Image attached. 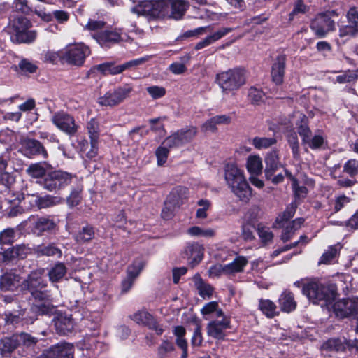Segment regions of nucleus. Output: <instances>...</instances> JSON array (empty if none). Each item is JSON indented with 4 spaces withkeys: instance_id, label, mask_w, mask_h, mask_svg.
<instances>
[{
    "instance_id": "32",
    "label": "nucleus",
    "mask_w": 358,
    "mask_h": 358,
    "mask_svg": "<svg viewBox=\"0 0 358 358\" xmlns=\"http://www.w3.org/2000/svg\"><path fill=\"white\" fill-rule=\"evenodd\" d=\"M193 280L200 296L203 299L206 297L210 299L213 296L214 287L210 284L206 283L199 273L194 275Z\"/></svg>"
},
{
    "instance_id": "21",
    "label": "nucleus",
    "mask_w": 358,
    "mask_h": 358,
    "mask_svg": "<svg viewBox=\"0 0 358 358\" xmlns=\"http://www.w3.org/2000/svg\"><path fill=\"white\" fill-rule=\"evenodd\" d=\"M21 277L16 272L10 270L0 275V291L15 292L21 287Z\"/></svg>"
},
{
    "instance_id": "52",
    "label": "nucleus",
    "mask_w": 358,
    "mask_h": 358,
    "mask_svg": "<svg viewBox=\"0 0 358 358\" xmlns=\"http://www.w3.org/2000/svg\"><path fill=\"white\" fill-rule=\"evenodd\" d=\"M327 141L321 134H315L313 137H309L307 142L303 145H307L311 150H320L323 148L324 143Z\"/></svg>"
},
{
    "instance_id": "57",
    "label": "nucleus",
    "mask_w": 358,
    "mask_h": 358,
    "mask_svg": "<svg viewBox=\"0 0 358 358\" xmlns=\"http://www.w3.org/2000/svg\"><path fill=\"white\" fill-rule=\"evenodd\" d=\"M178 208V206L173 203H169V200L166 199L164 202V207L162 210L161 216L165 220H171L175 214V210Z\"/></svg>"
},
{
    "instance_id": "14",
    "label": "nucleus",
    "mask_w": 358,
    "mask_h": 358,
    "mask_svg": "<svg viewBox=\"0 0 358 358\" xmlns=\"http://www.w3.org/2000/svg\"><path fill=\"white\" fill-rule=\"evenodd\" d=\"M51 120L59 130L70 136H74L78 131L73 117L64 111L55 113Z\"/></svg>"
},
{
    "instance_id": "44",
    "label": "nucleus",
    "mask_w": 358,
    "mask_h": 358,
    "mask_svg": "<svg viewBox=\"0 0 358 358\" xmlns=\"http://www.w3.org/2000/svg\"><path fill=\"white\" fill-rule=\"evenodd\" d=\"M26 172L30 177L41 180L45 178L48 170L45 169L41 163L38 162L30 164Z\"/></svg>"
},
{
    "instance_id": "28",
    "label": "nucleus",
    "mask_w": 358,
    "mask_h": 358,
    "mask_svg": "<svg viewBox=\"0 0 358 358\" xmlns=\"http://www.w3.org/2000/svg\"><path fill=\"white\" fill-rule=\"evenodd\" d=\"M20 347L17 334L10 336H6L0 341V352L3 357H10L17 348Z\"/></svg>"
},
{
    "instance_id": "38",
    "label": "nucleus",
    "mask_w": 358,
    "mask_h": 358,
    "mask_svg": "<svg viewBox=\"0 0 358 358\" xmlns=\"http://www.w3.org/2000/svg\"><path fill=\"white\" fill-rule=\"evenodd\" d=\"M348 340L345 338H331L323 344V348L328 351L345 352L348 350Z\"/></svg>"
},
{
    "instance_id": "5",
    "label": "nucleus",
    "mask_w": 358,
    "mask_h": 358,
    "mask_svg": "<svg viewBox=\"0 0 358 358\" xmlns=\"http://www.w3.org/2000/svg\"><path fill=\"white\" fill-rule=\"evenodd\" d=\"M44 272L43 268L31 271L21 284V289L29 292L38 301H48L51 299L50 291L47 289L48 282L43 278Z\"/></svg>"
},
{
    "instance_id": "56",
    "label": "nucleus",
    "mask_w": 358,
    "mask_h": 358,
    "mask_svg": "<svg viewBox=\"0 0 358 358\" xmlns=\"http://www.w3.org/2000/svg\"><path fill=\"white\" fill-rule=\"evenodd\" d=\"M297 133L301 138L302 144L307 142L309 137L312 136V131L310 129L307 121L301 120L299 125L297 126Z\"/></svg>"
},
{
    "instance_id": "4",
    "label": "nucleus",
    "mask_w": 358,
    "mask_h": 358,
    "mask_svg": "<svg viewBox=\"0 0 358 358\" xmlns=\"http://www.w3.org/2000/svg\"><path fill=\"white\" fill-rule=\"evenodd\" d=\"M17 228L22 233L36 237L55 234L59 229L53 216L49 215H31L27 220L21 222Z\"/></svg>"
},
{
    "instance_id": "10",
    "label": "nucleus",
    "mask_w": 358,
    "mask_h": 358,
    "mask_svg": "<svg viewBox=\"0 0 358 358\" xmlns=\"http://www.w3.org/2000/svg\"><path fill=\"white\" fill-rule=\"evenodd\" d=\"M196 134L197 128L196 127H186L167 136L162 145H166L169 149L178 148L190 143Z\"/></svg>"
},
{
    "instance_id": "30",
    "label": "nucleus",
    "mask_w": 358,
    "mask_h": 358,
    "mask_svg": "<svg viewBox=\"0 0 358 358\" xmlns=\"http://www.w3.org/2000/svg\"><path fill=\"white\" fill-rule=\"evenodd\" d=\"M35 204L39 209L48 208L61 204L64 199L59 196L46 194L45 196L35 195Z\"/></svg>"
},
{
    "instance_id": "37",
    "label": "nucleus",
    "mask_w": 358,
    "mask_h": 358,
    "mask_svg": "<svg viewBox=\"0 0 358 358\" xmlns=\"http://www.w3.org/2000/svg\"><path fill=\"white\" fill-rule=\"evenodd\" d=\"M67 268L63 262H57L48 271L49 280L52 283L60 282L65 276Z\"/></svg>"
},
{
    "instance_id": "64",
    "label": "nucleus",
    "mask_w": 358,
    "mask_h": 358,
    "mask_svg": "<svg viewBox=\"0 0 358 358\" xmlns=\"http://www.w3.org/2000/svg\"><path fill=\"white\" fill-rule=\"evenodd\" d=\"M338 250L335 245H331L328 250L322 254L320 257V262L322 264H329L337 255Z\"/></svg>"
},
{
    "instance_id": "60",
    "label": "nucleus",
    "mask_w": 358,
    "mask_h": 358,
    "mask_svg": "<svg viewBox=\"0 0 358 358\" xmlns=\"http://www.w3.org/2000/svg\"><path fill=\"white\" fill-rule=\"evenodd\" d=\"M15 239V231L12 228H7L0 232V244L11 245Z\"/></svg>"
},
{
    "instance_id": "42",
    "label": "nucleus",
    "mask_w": 358,
    "mask_h": 358,
    "mask_svg": "<svg viewBox=\"0 0 358 358\" xmlns=\"http://www.w3.org/2000/svg\"><path fill=\"white\" fill-rule=\"evenodd\" d=\"M248 261L244 256H238L234 261L228 264H225V268L227 269V273H241L244 270Z\"/></svg>"
},
{
    "instance_id": "50",
    "label": "nucleus",
    "mask_w": 358,
    "mask_h": 358,
    "mask_svg": "<svg viewBox=\"0 0 358 358\" xmlns=\"http://www.w3.org/2000/svg\"><path fill=\"white\" fill-rule=\"evenodd\" d=\"M277 140L275 138L258 137L252 139V145L257 150L266 149L276 144Z\"/></svg>"
},
{
    "instance_id": "3",
    "label": "nucleus",
    "mask_w": 358,
    "mask_h": 358,
    "mask_svg": "<svg viewBox=\"0 0 358 358\" xmlns=\"http://www.w3.org/2000/svg\"><path fill=\"white\" fill-rule=\"evenodd\" d=\"M224 179L231 192L243 202H248L252 197V188L246 180L244 171L236 163L224 165Z\"/></svg>"
},
{
    "instance_id": "13",
    "label": "nucleus",
    "mask_w": 358,
    "mask_h": 358,
    "mask_svg": "<svg viewBox=\"0 0 358 358\" xmlns=\"http://www.w3.org/2000/svg\"><path fill=\"white\" fill-rule=\"evenodd\" d=\"M131 91L132 88L129 86L118 87L100 96L98 99V103L102 106H115L123 102Z\"/></svg>"
},
{
    "instance_id": "55",
    "label": "nucleus",
    "mask_w": 358,
    "mask_h": 358,
    "mask_svg": "<svg viewBox=\"0 0 358 358\" xmlns=\"http://www.w3.org/2000/svg\"><path fill=\"white\" fill-rule=\"evenodd\" d=\"M257 234L262 242L264 244L271 242L273 238V234L262 223H259L257 227Z\"/></svg>"
},
{
    "instance_id": "16",
    "label": "nucleus",
    "mask_w": 358,
    "mask_h": 358,
    "mask_svg": "<svg viewBox=\"0 0 358 358\" xmlns=\"http://www.w3.org/2000/svg\"><path fill=\"white\" fill-rule=\"evenodd\" d=\"M229 329H231L229 317H224L222 320H212L208 323L206 327L208 336L218 341L225 340L227 336L225 330Z\"/></svg>"
},
{
    "instance_id": "53",
    "label": "nucleus",
    "mask_w": 358,
    "mask_h": 358,
    "mask_svg": "<svg viewBox=\"0 0 358 358\" xmlns=\"http://www.w3.org/2000/svg\"><path fill=\"white\" fill-rule=\"evenodd\" d=\"M12 8L15 12L27 15L33 12L32 8L28 5L27 0H14Z\"/></svg>"
},
{
    "instance_id": "61",
    "label": "nucleus",
    "mask_w": 358,
    "mask_h": 358,
    "mask_svg": "<svg viewBox=\"0 0 358 358\" xmlns=\"http://www.w3.org/2000/svg\"><path fill=\"white\" fill-rule=\"evenodd\" d=\"M206 27H198L193 30H188L185 31L183 34H180L176 38V41L178 43H181L182 41L187 40L189 38L197 36L200 34H202L205 31Z\"/></svg>"
},
{
    "instance_id": "49",
    "label": "nucleus",
    "mask_w": 358,
    "mask_h": 358,
    "mask_svg": "<svg viewBox=\"0 0 358 358\" xmlns=\"http://www.w3.org/2000/svg\"><path fill=\"white\" fill-rule=\"evenodd\" d=\"M144 266L145 264L143 261L141 259H134L127 268V276L136 280L143 269Z\"/></svg>"
},
{
    "instance_id": "27",
    "label": "nucleus",
    "mask_w": 358,
    "mask_h": 358,
    "mask_svg": "<svg viewBox=\"0 0 358 358\" xmlns=\"http://www.w3.org/2000/svg\"><path fill=\"white\" fill-rule=\"evenodd\" d=\"M145 59L144 58H138L129 60L124 64L116 65L114 62H108V75H117L127 69L138 66L144 63Z\"/></svg>"
},
{
    "instance_id": "17",
    "label": "nucleus",
    "mask_w": 358,
    "mask_h": 358,
    "mask_svg": "<svg viewBox=\"0 0 358 358\" xmlns=\"http://www.w3.org/2000/svg\"><path fill=\"white\" fill-rule=\"evenodd\" d=\"M92 36L103 48H110L122 41V33L117 29L113 28L95 32Z\"/></svg>"
},
{
    "instance_id": "8",
    "label": "nucleus",
    "mask_w": 358,
    "mask_h": 358,
    "mask_svg": "<svg viewBox=\"0 0 358 358\" xmlns=\"http://www.w3.org/2000/svg\"><path fill=\"white\" fill-rule=\"evenodd\" d=\"M338 16L336 10H327L318 13L310 24V28L315 36L324 38L329 32L336 29L335 22L332 17Z\"/></svg>"
},
{
    "instance_id": "15",
    "label": "nucleus",
    "mask_w": 358,
    "mask_h": 358,
    "mask_svg": "<svg viewBox=\"0 0 358 358\" xmlns=\"http://www.w3.org/2000/svg\"><path fill=\"white\" fill-rule=\"evenodd\" d=\"M348 24L339 27L338 35L341 38L355 37L358 34V8L352 6L346 13Z\"/></svg>"
},
{
    "instance_id": "29",
    "label": "nucleus",
    "mask_w": 358,
    "mask_h": 358,
    "mask_svg": "<svg viewBox=\"0 0 358 358\" xmlns=\"http://www.w3.org/2000/svg\"><path fill=\"white\" fill-rule=\"evenodd\" d=\"M232 31H233L232 28L222 27L221 29L215 31L213 34L207 36L205 38H203L201 41L198 42L194 46V50H201V49L211 45L212 43L216 42L217 41L221 39L222 38H223L224 36H225L227 34H229Z\"/></svg>"
},
{
    "instance_id": "34",
    "label": "nucleus",
    "mask_w": 358,
    "mask_h": 358,
    "mask_svg": "<svg viewBox=\"0 0 358 358\" xmlns=\"http://www.w3.org/2000/svg\"><path fill=\"white\" fill-rule=\"evenodd\" d=\"M37 31L31 30L30 29H22L12 36V40L17 44L26 43L30 44L34 43L37 38Z\"/></svg>"
},
{
    "instance_id": "33",
    "label": "nucleus",
    "mask_w": 358,
    "mask_h": 358,
    "mask_svg": "<svg viewBox=\"0 0 358 358\" xmlns=\"http://www.w3.org/2000/svg\"><path fill=\"white\" fill-rule=\"evenodd\" d=\"M258 309L269 319L274 318L280 315L276 304L270 299H259Z\"/></svg>"
},
{
    "instance_id": "31",
    "label": "nucleus",
    "mask_w": 358,
    "mask_h": 358,
    "mask_svg": "<svg viewBox=\"0 0 358 358\" xmlns=\"http://www.w3.org/2000/svg\"><path fill=\"white\" fill-rule=\"evenodd\" d=\"M173 334L176 336V345L182 351L181 358H187L188 343L187 339L185 338L186 334L185 328L181 325L176 326L173 329Z\"/></svg>"
},
{
    "instance_id": "2",
    "label": "nucleus",
    "mask_w": 358,
    "mask_h": 358,
    "mask_svg": "<svg viewBox=\"0 0 358 358\" xmlns=\"http://www.w3.org/2000/svg\"><path fill=\"white\" fill-rule=\"evenodd\" d=\"M294 285L299 288L301 287L302 294L312 303L316 305L322 301L325 305L330 304L338 295L337 286L334 283H322L315 280L302 283L301 281H296Z\"/></svg>"
},
{
    "instance_id": "59",
    "label": "nucleus",
    "mask_w": 358,
    "mask_h": 358,
    "mask_svg": "<svg viewBox=\"0 0 358 358\" xmlns=\"http://www.w3.org/2000/svg\"><path fill=\"white\" fill-rule=\"evenodd\" d=\"M5 322L6 324L15 325L22 320V310H18L17 313L6 311L4 313Z\"/></svg>"
},
{
    "instance_id": "63",
    "label": "nucleus",
    "mask_w": 358,
    "mask_h": 358,
    "mask_svg": "<svg viewBox=\"0 0 358 358\" xmlns=\"http://www.w3.org/2000/svg\"><path fill=\"white\" fill-rule=\"evenodd\" d=\"M358 75L354 71H346L343 74L338 75L336 78V82L338 83H352L356 80Z\"/></svg>"
},
{
    "instance_id": "11",
    "label": "nucleus",
    "mask_w": 358,
    "mask_h": 358,
    "mask_svg": "<svg viewBox=\"0 0 358 358\" xmlns=\"http://www.w3.org/2000/svg\"><path fill=\"white\" fill-rule=\"evenodd\" d=\"M90 54V48L80 43L69 47L62 52V59L70 65L80 66Z\"/></svg>"
},
{
    "instance_id": "6",
    "label": "nucleus",
    "mask_w": 358,
    "mask_h": 358,
    "mask_svg": "<svg viewBox=\"0 0 358 358\" xmlns=\"http://www.w3.org/2000/svg\"><path fill=\"white\" fill-rule=\"evenodd\" d=\"M216 82L225 93L238 90L245 83V70L242 68H234L217 73Z\"/></svg>"
},
{
    "instance_id": "20",
    "label": "nucleus",
    "mask_w": 358,
    "mask_h": 358,
    "mask_svg": "<svg viewBox=\"0 0 358 358\" xmlns=\"http://www.w3.org/2000/svg\"><path fill=\"white\" fill-rule=\"evenodd\" d=\"M287 56L278 55L273 61L271 67V81L277 86L282 85L285 75Z\"/></svg>"
},
{
    "instance_id": "62",
    "label": "nucleus",
    "mask_w": 358,
    "mask_h": 358,
    "mask_svg": "<svg viewBox=\"0 0 358 358\" xmlns=\"http://www.w3.org/2000/svg\"><path fill=\"white\" fill-rule=\"evenodd\" d=\"M308 10V7L304 3L303 0H296L294 3L292 11L289 14V20L292 21L294 15L301 13L304 14Z\"/></svg>"
},
{
    "instance_id": "51",
    "label": "nucleus",
    "mask_w": 358,
    "mask_h": 358,
    "mask_svg": "<svg viewBox=\"0 0 358 358\" xmlns=\"http://www.w3.org/2000/svg\"><path fill=\"white\" fill-rule=\"evenodd\" d=\"M32 27V23L27 17L20 15L13 18L12 22V28L15 33L22 30L30 29Z\"/></svg>"
},
{
    "instance_id": "23",
    "label": "nucleus",
    "mask_w": 358,
    "mask_h": 358,
    "mask_svg": "<svg viewBox=\"0 0 358 358\" xmlns=\"http://www.w3.org/2000/svg\"><path fill=\"white\" fill-rule=\"evenodd\" d=\"M50 358H74V347L68 343H59L46 350Z\"/></svg>"
},
{
    "instance_id": "45",
    "label": "nucleus",
    "mask_w": 358,
    "mask_h": 358,
    "mask_svg": "<svg viewBox=\"0 0 358 358\" xmlns=\"http://www.w3.org/2000/svg\"><path fill=\"white\" fill-rule=\"evenodd\" d=\"M175 350L174 343L171 341L163 338L157 349V358H167L168 354L175 351Z\"/></svg>"
},
{
    "instance_id": "12",
    "label": "nucleus",
    "mask_w": 358,
    "mask_h": 358,
    "mask_svg": "<svg viewBox=\"0 0 358 358\" xmlns=\"http://www.w3.org/2000/svg\"><path fill=\"white\" fill-rule=\"evenodd\" d=\"M20 152L28 158L41 156L44 159L48 157V152L43 143L38 140L29 137L23 138L20 141Z\"/></svg>"
},
{
    "instance_id": "41",
    "label": "nucleus",
    "mask_w": 358,
    "mask_h": 358,
    "mask_svg": "<svg viewBox=\"0 0 358 358\" xmlns=\"http://www.w3.org/2000/svg\"><path fill=\"white\" fill-rule=\"evenodd\" d=\"M265 96L264 92L260 88L252 86L248 89V99L253 106H260L263 103Z\"/></svg>"
},
{
    "instance_id": "48",
    "label": "nucleus",
    "mask_w": 358,
    "mask_h": 358,
    "mask_svg": "<svg viewBox=\"0 0 358 358\" xmlns=\"http://www.w3.org/2000/svg\"><path fill=\"white\" fill-rule=\"evenodd\" d=\"M342 174L350 178H356L358 176V160L356 159L347 160L343 164Z\"/></svg>"
},
{
    "instance_id": "25",
    "label": "nucleus",
    "mask_w": 358,
    "mask_h": 358,
    "mask_svg": "<svg viewBox=\"0 0 358 358\" xmlns=\"http://www.w3.org/2000/svg\"><path fill=\"white\" fill-rule=\"evenodd\" d=\"M278 303L280 308V311L286 313L294 311L297 307V302L294 299V295L289 289H285L281 293Z\"/></svg>"
},
{
    "instance_id": "47",
    "label": "nucleus",
    "mask_w": 358,
    "mask_h": 358,
    "mask_svg": "<svg viewBox=\"0 0 358 358\" xmlns=\"http://www.w3.org/2000/svg\"><path fill=\"white\" fill-rule=\"evenodd\" d=\"M287 141L289 145L292 156L294 159H299L300 157L299 143L297 133L294 131H291L287 135Z\"/></svg>"
},
{
    "instance_id": "39",
    "label": "nucleus",
    "mask_w": 358,
    "mask_h": 358,
    "mask_svg": "<svg viewBox=\"0 0 358 358\" xmlns=\"http://www.w3.org/2000/svg\"><path fill=\"white\" fill-rule=\"evenodd\" d=\"M12 68L17 74L22 76L35 73L38 69L37 65L31 62L28 59H21L17 66L15 65Z\"/></svg>"
},
{
    "instance_id": "35",
    "label": "nucleus",
    "mask_w": 358,
    "mask_h": 358,
    "mask_svg": "<svg viewBox=\"0 0 358 358\" xmlns=\"http://www.w3.org/2000/svg\"><path fill=\"white\" fill-rule=\"evenodd\" d=\"M95 236L94 227L88 223L83 226L75 236V241L79 244L89 243Z\"/></svg>"
},
{
    "instance_id": "54",
    "label": "nucleus",
    "mask_w": 358,
    "mask_h": 358,
    "mask_svg": "<svg viewBox=\"0 0 358 358\" xmlns=\"http://www.w3.org/2000/svg\"><path fill=\"white\" fill-rule=\"evenodd\" d=\"M20 346L23 345L26 348L34 347L38 342V339L26 332L17 334Z\"/></svg>"
},
{
    "instance_id": "19",
    "label": "nucleus",
    "mask_w": 358,
    "mask_h": 358,
    "mask_svg": "<svg viewBox=\"0 0 358 358\" xmlns=\"http://www.w3.org/2000/svg\"><path fill=\"white\" fill-rule=\"evenodd\" d=\"M204 248L198 243H188L183 252L182 257L189 261V265L194 268L197 266L203 259Z\"/></svg>"
},
{
    "instance_id": "46",
    "label": "nucleus",
    "mask_w": 358,
    "mask_h": 358,
    "mask_svg": "<svg viewBox=\"0 0 358 358\" xmlns=\"http://www.w3.org/2000/svg\"><path fill=\"white\" fill-rule=\"evenodd\" d=\"M255 231H257L255 222L252 219H248L241 227L243 238L247 241H253L255 238Z\"/></svg>"
},
{
    "instance_id": "58",
    "label": "nucleus",
    "mask_w": 358,
    "mask_h": 358,
    "mask_svg": "<svg viewBox=\"0 0 358 358\" xmlns=\"http://www.w3.org/2000/svg\"><path fill=\"white\" fill-rule=\"evenodd\" d=\"M169 148L166 145H161L155 151L157 164L163 166L167 161L169 155Z\"/></svg>"
},
{
    "instance_id": "43",
    "label": "nucleus",
    "mask_w": 358,
    "mask_h": 358,
    "mask_svg": "<svg viewBox=\"0 0 358 358\" xmlns=\"http://www.w3.org/2000/svg\"><path fill=\"white\" fill-rule=\"evenodd\" d=\"M247 170L251 175L258 176L262 173V162L259 155H250L247 159Z\"/></svg>"
},
{
    "instance_id": "40",
    "label": "nucleus",
    "mask_w": 358,
    "mask_h": 358,
    "mask_svg": "<svg viewBox=\"0 0 358 358\" xmlns=\"http://www.w3.org/2000/svg\"><path fill=\"white\" fill-rule=\"evenodd\" d=\"M82 188L73 187L71 188L69 195L64 199L67 206L72 209L78 206L82 201Z\"/></svg>"
},
{
    "instance_id": "22",
    "label": "nucleus",
    "mask_w": 358,
    "mask_h": 358,
    "mask_svg": "<svg viewBox=\"0 0 358 358\" xmlns=\"http://www.w3.org/2000/svg\"><path fill=\"white\" fill-rule=\"evenodd\" d=\"M56 333L60 336H67L72 333L75 322L71 315L58 314L53 320Z\"/></svg>"
},
{
    "instance_id": "9",
    "label": "nucleus",
    "mask_w": 358,
    "mask_h": 358,
    "mask_svg": "<svg viewBox=\"0 0 358 358\" xmlns=\"http://www.w3.org/2000/svg\"><path fill=\"white\" fill-rule=\"evenodd\" d=\"M332 301V312L335 317L339 320L353 318L358 320V298H343Z\"/></svg>"
},
{
    "instance_id": "7",
    "label": "nucleus",
    "mask_w": 358,
    "mask_h": 358,
    "mask_svg": "<svg viewBox=\"0 0 358 358\" xmlns=\"http://www.w3.org/2000/svg\"><path fill=\"white\" fill-rule=\"evenodd\" d=\"M75 177L72 173L61 169H48L45 178L39 180V185L49 192H57L69 185Z\"/></svg>"
},
{
    "instance_id": "36",
    "label": "nucleus",
    "mask_w": 358,
    "mask_h": 358,
    "mask_svg": "<svg viewBox=\"0 0 358 358\" xmlns=\"http://www.w3.org/2000/svg\"><path fill=\"white\" fill-rule=\"evenodd\" d=\"M34 254L38 257L43 256H55L60 257L62 255V250L54 243H50L48 245L41 244L36 245L34 249Z\"/></svg>"
},
{
    "instance_id": "26",
    "label": "nucleus",
    "mask_w": 358,
    "mask_h": 358,
    "mask_svg": "<svg viewBox=\"0 0 358 358\" xmlns=\"http://www.w3.org/2000/svg\"><path fill=\"white\" fill-rule=\"evenodd\" d=\"M279 154L278 150L269 152L264 158L265 169L264 176L266 180L271 179L275 171L278 169Z\"/></svg>"
},
{
    "instance_id": "24",
    "label": "nucleus",
    "mask_w": 358,
    "mask_h": 358,
    "mask_svg": "<svg viewBox=\"0 0 358 358\" xmlns=\"http://www.w3.org/2000/svg\"><path fill=\"white\" fill-rule=\"evenodd\" d=\"M189 189L182 185H177L173 187L166 196L169 203H173L178 208L185 204L189 198Z\"/></svg>"
},
{
    "instance_id": "18",
    "label": "nucleus",
    "mask_w": 358,
    "mask_h": 358,
    "mask_svg": "<svg viewBox=\"0 0 358 358\" xmlns=\"http://www.w3.org/2000/svg\"><path fill=\"white\" fill-rule=\"evenodd\" d=\"M132 319L138 324L154 331L157 336L164 332L163 325L159 324L157 319L148 311H138L134 314Z\"/></svg>"
},
{
    "instance_id": "1",
    "label": "nucleus",
    "mask_w": 358,
    "mask_h": 358,
    "mask_svg": "<svg viewBox=\"0 0 358 358\" xmlns=\"http://www.w3.org/2000/svg\"><path fill=\"white\" fill-rule=\"evenodd\" d=\"M189 8L185 0H160L143 1L132 8V12L151 18H160L167 15L169 18L180 20Z\"/></svg>"
}]
</instances>
